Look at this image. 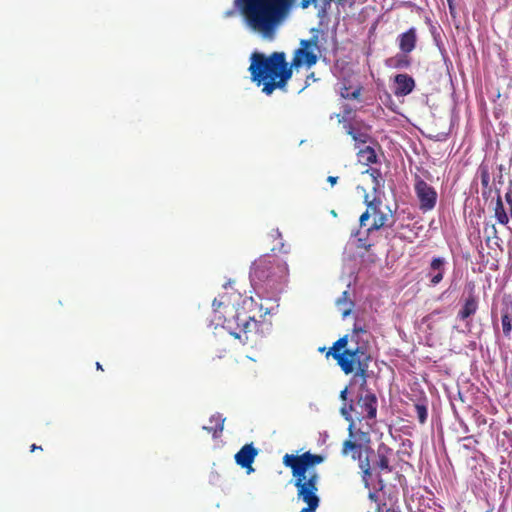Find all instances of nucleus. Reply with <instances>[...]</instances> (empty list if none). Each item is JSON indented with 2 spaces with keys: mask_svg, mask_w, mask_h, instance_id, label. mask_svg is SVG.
I'll return each mask as SVG.
<instances>
[{
  "mask_svg": "<svg viewBox=\"0 0 512 512\" xmlns=\"http://www.w3.org/2000/svg\"><path fill=\"white\" fill-rule=\"evenodd\" d=\"M312 44L316 45V40H302V47L296 50L291 65L286 62L283 52H273L269 56L254 52L249 66L252 81L258 86L263 85L262 91L266 95H271L276 88H284L292 76V67L316 64L317 55L308 50Z\"/></svg>",
  "mask_w": 512,
  "mask_h": 512,
  "instance_id": "nucleus-1",
  "label": "nucleus"
},
{
  "mask_svg": "<svg viewBox=\"0 0 512 512\" xmlns=\"http://www.w3.org/2000/svg\"><path fill=\"white\" fill-rule=\"evenodd\" d=\"M325 456L306 451L299 455L285 454L282 463L291 469L297 497L307 504L300 512H316L320 499L317 495L320 476L315 466L323 463Z\"/></svg>",
  "mask_w": 512,
  "mask_h": 512,
  "instance_id": "nucleus-2",
  "label": "nucleus"
},
{
  "mask_svg": "<svg viewBox=\"0 0 512 512\" xmlns=\"http://www.w3.org/2000/svg\"><path fill=\"white\" fill-rule=\"evenodd\" d=\"M257 303L252 297L242 299L238 307L230 305L226 301V296L215 298L212 307L214 311V321L217 325H222L230 335L239 339L242 343L248 341V333L257 327L256 309Z\"/></svg>",
  "mask_w": 512,
  "mask_h": 512,
  "instance_id": "nucleus-3",
  "label": "nucleus"
},
{
  "mask_svg": "<svg viewBox=\"0 0 512 512\" xmlns=\"http://www.w3.org/2000/svg\"><path fill=\"white\" fill-rule=\"evenodd\" d=\"M288 272V266L281 258L274 255H264L254 261L250 278L256 285L276 290L282 283L286 282Z\"/></svg>",
  "mask_w": 512,
  "mask_h": 512,
  "instance_id": "nucleus-4",
  "label": "nucleus"
},
{
  "mask_svg": "<svg viewBox=\"0 0 512 512\" xmlns=\"http://www.w3.org/2000/svg\"><path fill=\"white\" fill-rule=\"evenodd\" d=\"M335 360L345 374L348 375L355 371L354 377H360L361 386L366 385L371 360L366 347L357 345L355 348L345 349L344 354L335 355Z\"/></svg>",
  "mask_w": 512,
  "mask_h": 512,
  "instance_id": "nucleus-5",
  "label": "nucleus"
},
{
  "mask_svg": "<svg viewBox=\"0 0 512 512\" xmlns=\"http://www.w3.org/2000/svg\"><path fill=\"white\" fill-rule=\"evenodd\" d=\"M354 416L357 420L363 419H375L377 414V397L372 392H367L364 395H360L355 403L351 402L348 406L345 404L341 408L342 416L350 422L348 431L351 437H353L354 429Z\"/></svg>",
  "mask_w": 512,
  "mask_h": 512,
  "instance_id": "nucleus-6",
  "label": "nucleus"
},
{
  "mask_svg": "<svg viewBox=\"0 0 512 512\" xmlns=\"http://www.w3.org/2000/svg\"><path fill=\"white\" fill-rule=\"evenodd\" d=\"M365 203L367 204V209L359 218L360 226H367V221L370 217H373L372 224L367 228V232H371L374 230H379L386 226H392L393 224V215L391 210L388 207L383 209V204L380 199L374 198L371 201H368V196H365Z\"/></svg>",
  "mask_w": 512,
  "mask_h": 512,
  "instance_id": "nucleus-7",
  "label": "nucleus"
},
{
  "mask_svg": "<svg viewBox=\"0 0 512 512\" xmlns=\"http://www.w3.org/2000/svg\"><path fill=\"white\" fill-rule=\"evenodd\" d=\"M414 191L419 201V209L422 212L425 213L435 208L438 194L433 186L429 185L419 176H416Z\"/></svg>",
  "mask_w": 512,
  "mask_h": 512,
  "instance_id": "nucleus-8",
  "label": "nucleus"
},
{
  "mask_svg": "<svg viewBox=\"0 0 512 512\" xmlns=\"http://www.w3.org/2000/svg\"><path fill=\"white\" fill-rule=\"evenodd\" d=\"M447 260L441 256H434L425 270V276L430 286H437L444 279Z\"/></svg>",
  "mask_w": 512,
  "mask_h": 512,
  "instance_id": "nucleus-9",
  "label": "nucleus"
},
{
  "mask_svg": "<svg viewBox=\"0 0 512 512\" xmlns=\"http://www.w3.org/2000/svg\"><path fill=\"white\" fill-rule=\"evenodd\" d=\"M369 442V437L366 433L359 431L358 436L353 432V437L349 435V439L345 440L342 445L341 454L343 456L350 455L353 460L362 456L363 445L362 442Z\"/></svg>",
  "mask_w": 512,
  "mask_h": 512,
  "instance_id": "nucleus-10",
  "label": "nucleus"
},
{
  "mask_svg": "<svg viewBox=\"0 0 512 512\" xmlns=\"http://www.w3.org/2000/svg\"><path fill=\"white\" fill-rule=\"evenodd\" d=\"M257 454L258 450L254 447L253 443L245 444L235 454V461L240 467L247 469V472L251 473L254 471L252 468V463L254 462Z\"/></svg>",
  "mask_w": 512,
  "mask_h": 512,
  "instance_id": "nucleus-11",
  "label": "nucleus"
},
{
  "mask_svg": "<svg viewBox=\"0 0 512 512\" xmlns=\"http://www.w3.org/2000/svg\"><path fill=\"white\" fill-rule=\"evenodd\" d=\"M399 49L404 54L411 53L417 44V30L411 27L406 32L401 33L397 38Z\"/></svg>",
  "mask_w": 512,
  "mask_h": 512,
  "instance_id": "nucleus-12",
  "label": "nucleus"
},
{
  "mask_svg": "<svg viewBox=\"0 0 512 512\" xmlns=\"http://www.w3.org/2000/svg\"><path fill=\"white\" fill-rule=\"evenodd\" d=\"M377 461L375 468L380 471L392 472L393 468L390 466V456L393 454L392 448L385 443H380L377 447Z\"/></svg>",
  "mask_w": 512,
  "mask_h": 512,
  "instance_id": "nucleus-13",
  "label": "nucleus"
},
{
  "mask_svg": "<svg viewBox=\"0 0 512 512\" xmlns=\"http://www.w3.org/2000/svg\"><path fill=\"white\" fill-rule=\"evenodd\" d=\"M396 96H406L410 94L415 88L414 79L408 74H397L394 78Z\"/></svg>",
  "mask_w": 512,
  "mask_h": 512,
  "instance_id": "nucleus-14",
  "label": "nucleus"
},
{
  "mask_svg": "<svg viewBox=\"0 0 512 512\" xmlns=\"http://www.w3.org/2000/svg\"><path fill=\"white\" fill-rule=\"evenodd\" d=\"M478 309V301L476 296L471 293L466 299L465 302L458 312V318L460 320H465L470 316L474 315Z\"/></svg>",
  "mask_w": 512,
  "mask_h": 512,
  "instance_id": "nucleus-15",
  "label": "nucleus"
},
{
  "mask_svg": "<svg viewBox=\"0 0 512 512\" xmlns=\"http://www.w3.org/2000/svg\"><path fill=\"white\" fill-rule=\"evenodd\" d=\"M209 421L213 425L203 426V430L207 431L208 433H211L213 438L220 437L224 429L225 418H223L220 413H216L210 417Z\"/></svg>",
  "mask_w": 512,
  "mask_h": 512,
  "instance_id": "nucleus-16",
  "label": "nucleus"
},
{
  "mask_svg": "<svg viewBox=\"0 0 512 512\" xmlns=\"http://www.w3.org/2000/svg\"><path fill=\"white\" fill-rule=\"evenodd\" d=\"M501 325L504 337L510 339L512 333V315L509 307L501 311Z\"/></svg>",
  "mask_w": 512,
  "mask_h": 512,
  "instance_id": "nucleus-17",
  "label": "nucleus"
},
{
  "mask_svg": "<svg viewBox=\"0 0 512 512\" xmlns=\"http://www.w3.org/2000/svg\"><path fill=\"white\" fill-rule=\"evenodd\" d=\"M358 160L363 165H369L377 162V155L375 150L370 147L366 146L365 148H362L357 153Z\"/></svg>",
  "mask_w": 512,
  "mask_h": 512,
  "instance_id": "nucleus-18",
  "label": "nucleus"
},
{
  "mask_svg": "<svg viewBox=\"0 0 512 512\" xmlns=\"http://www.w3.org/2000/svg\"><path fill=\"white\" fill-rule=\"evenodd\" d=\"M336 305L339 308V310L342 312L343 317H346L350 314L353 302L349 299V293L348 291H344L336 301Z\"/></svg>",
  "mask_w": 512,
  "mask_h": 512,
  "instance_id": "nucleus-19",
  "label": "nucleus"
},
{
  "mask_svg": "<svg viewBox=\"0 0 512 512\" xmlns=\"http://www.w3.org/2000/svg\"><path fill=\"white\" fill-rule=\"evenodd\" d=\"M362 91L361 85H356L355 87L347 86L345 83H343V86L341 87L340 94L344 99L349 100H357L359 99Z\"/></svg>",
  "mask_w": 512,
  "mask_h": 512,
  "instance_id": "nucleus-20",
  "label": "nucleus"
},
{
  "mask_svg": "<svg viewBox=\"0 0 512 512\" xmlns=\"http://www.w3.org/2000/svg\"><path fill=\"white\" fill-rule=\"evenodd\" d=\"M348 341V335L339 338L336 342H334L333 346L330 348V351L327 353V356L332 354L333 358L335 359V355L344 354V350L349 348L347 347Z\"/></svg>",
  "mask_w": 512,
  "mask_h": 512,
  "instance_id": "nucleus-21",
  "label": "nucleus"
},
{
  "mask_svg": "<svg viewBox=\"0 0 512 512\" xmlns=\"http://www.w3.org/2000/svg\"><path fill=\"white\" fill-rule=\"evenodd\" d=\"M495 217H496L497 221L502 225H506L509 222V217L505 211V208H504V205H503V202H502V199H501V196L499 193L497 195V201H496V206H495Z\"/></svg>",
  "mask_w": 512,
  "mask_h": 512,
  "instance_id": "nucleus-22",
  "label": "nucleus"
},
{
  "mask_svg": "<svg viewBox=\"0 0 512 512\" xmlns=\"http://www.w3.org/2000/svg\"><path fill=\"white\" fill-rule=\"evenodd\" d=\"M414 409L420 424H425L428 417L427 400H421L414 404Z\"/></svg>",
  "mask_w": 512,
  "mask_h": 512,
  "instance_id": "nucleus-23",
  "label": "nucleus"
},
{
  "mask_svg": "<svg viewBox=\"0 0 512 512\" xmlns=\"http://www.w3.org/2000/svg\"><path fill=\"white\" fill-rule=\"evenodd\" d=\"M392 66L396 69H405L411 65V59L408 54H397L395 57L391 58Z\"/></svg>",
  "mask_w": 512,
  "mask_h": 512,
  "instance_id": "nucleus-24",
  "label": "nucleus"
},
{
  "mask_svg": "<svg viewBox=\"0 0 512 512\" xmlns=\"http://www.w3.org/2000/svg\"><path fill=\"white\" fill-rule=\"evenodd\" d=\"M348 134L352 137V139L359 144H366L370 140V136L366 132H362L359 129H356L352 126L349 127Z\"/></svg>",
  "mask_w": 512,
  "mask_h": 512,
  "instance_id": "nucleus-25",
  "label": "nucleus"
},
{
  "mask_svg": "<svg viewBox=\"0 0 512 512\" xmlns=\"http://www.w3.org/2000/svg\"><path fill=\"white\" fill-rule=\"evenodd\" d=\"M365 173L369 174L373 181V190H378L383 185L382 173L379 169L370 167Z\"/></svg>",
  "mask_w": 512,
  "mask_h": 512,
  "instance_id": "nucleus-26",
  "label": "nucleus"
},
{
  "mask_svg": "<svg viewBox=\"0 0 512 512\" xmlns=\"http://www.w3.org/2000/svg\"><path fill=\"white\" fill-rule=\"evenodd\" d=\"M480 179H481V185H482V195L483 197L486 196V190L491 191L490 187V174L489 171L486 168L481 169L480 171Z\"/></svg>",
  "mask_w": 512,
  "mask_h": 512,
  "instance_id": "nucleus-27",
  "label": "nucleus"
},
{
  "mask_svg": "<svg viewBox=\"0 0 512 512\" xmlns=\"http://www.w3.org/2000/svg\"><path fill=\"white\" fill-rule=\"evenodd\" d=\"M361 472V479H362V483L364 485L365 488H370V480H371V477H372V469H368L366 468V470H360Z\"/></svg>",
  "mask_w": 512,
  "mask_h": 512,
  "instance_id": "nucleus-28",
  "label": "nucleus"
},
{
  "mask_svg": "<svg viewBox=\"0 0 512 512\" xmlns=\"http://www.w3.org/2000/svg\"><path fill=\"white\" fill-rule=\"evenodd\" d=\"M356 460H358V466L360 470H366V468L371 469V464L368 457L362 458V456H360V458H356Z\"/></svg>",
  "mask_w": 512,
  "mask_h": 512,
  "instance_id": "nucleus-29",
  "label": "nucleus"
},
{
  "mask_svg": "<svg viewBox=\"0 0 512 512\" xmlns=\"http://www.w3.org/2000/svg\"><path fill=\"white\" fill-rule=\"evenodd\" d=\"M371 247V244H368L367 241L363 238L357 239V248H363L365 251H368Z\"/></svg>",
  "mask_w": 512,
  "mask_h": 512,
  "instance_id": "nucleus-30",
  "label": "nucleus"
},
{
  "mask_svg": "<svg viewBox=\"0 0 512 512\" xmlns=\"http://www.w3.org/2000/svg\"><path fill=\"white\" fill-rule=\"evenodd\" d=\"M366 330L362 327H358L357 325L354 326V329H353V334L351 335V340L353 341L355 336L358 335L359 333H365Z\"/></svg>",
  "mask_w": 512,
  "mask_h": 512,
  "instance_id": "nucleus-31",
  "label": "nucleus"
},
{
  "mask_svg": "<svg viewBox=\"0 0 512 512\" xmlns=\"http://www.w3.org/2000/svg\"><path fill=\"white\" fill-rule=\"evenodd\" d=\"M447 3L449 6V11H450L451 15L454 16V14H455L454 0H447Z\"/></svg>",
  "mask_w": 512,
  "mask_h": 512,
  "instance_id": "nucleus-32",
  "label": "nucleus"
},
{
  "mask_svg": "<svg viewBox=\"0 0 512 512\" xmlns=\"http://www.w3.org/2000/svg\"><path fill=\"white\" fill-rule=\"evenodd\" d=\"M327 181L333 186L337 183L338 177L337 176H328Z\"/></svg>",
  "mask_w": 512,
  "mask_h": 512,
  "instance_id": "nucleus-33",
  "label": "nucleus"
},
{
  "mask_svg": "<svg viewBox=\"0 0 512 512\" xmlns=\"http://www.w3.org/2000/svg\"><path fill=\"white\" fill-rule=\"evenodd\" d=\"M505 199H506L507 203H508L510 206H512V192H511V191H510V192H507V193L505 194Z\"/></svg>",
  "mask_w": 512,
  "mask_h": 512,
  "instance_id": "nucleus-34",
  "label": "nucleus"
},
{
  "mask_svg": "<svg viewBox=\"0 0 512 512\" xmlns=\"http://www.w3.org/2000/svg\"><path fill=\"white\" fill-rule=\"evenodd\" d=\"M369 499L372 500V501H377L378 499V496L375 492H369V495H368Z\"/></svg>",
  "mask_w": 512,
  "mask_h": 512,
  "instance_id": "nucleus-35",
  "label": "nucleus"
},
{
  "mask_svg": "<svg viewBox=\"0 0 512 512\" xmlns=\"http://www.w3.org/2000/svg\"><path fill=\"white\" fill-rule=\"evenodd\" d=\"M311 3H312L311 0H302L301 1V7L302 8H307Z\"/></svg>",
  "mask_w": 512,
  "mask_h": 512,
  "instance_id": "nucleus-36",
  "label": "nucleus"
},
{
  "mask_svg": "<svg viewBox=\"0 0 512 512\" xmlns=\"http://www.w3.org/2000/svg\"><path fill=\"white\" fill-rule=\"evenodd\" d=\"M36 450H42V447L41 446H37L36 444H32L30 446V452H34Z\"/></svg>",
  "mask_w": 512,
  "mask_h": 512,
  "instance_id": "nucleus-37",
  "label": "nucleus"
},
{
  "mask_svg": "<svg viewBox=\"0 0 512 512\" xmlns=\"http://www.w3.org/2000/svg\"><path fill=\"white\" fill-rule=\"evenodd\" d=\"M346 397H347V388H345L344 390H342V391H341V393H340V398H341L342 400H344V401H345V400H346Z\"/></svg>",
  "mask_w": 512,
  "mask_h": 512,
  "instance_id": "nucleus-38",
  "label": "nucleus"
},
{
  "mask_svg": "<svg viewBox=\"0 0 512 512\" xmlns=\"http://www.w3.org/2000/svg\"><path fill=\"white\" fill-rule=\"evenodd\" d=\"M376 512H381L380 511V507H378ZM382 512H399V511L396 510L395 508H388V509H386L385 511H382Z\"/></svg>",
  "mask_w": 512,
  "mask_h": 512,
  "instance_id": "nucleus-39",
  "label": "nucleus"
},
{
  "mask_svg": "<svg viewBox=\"0 0 512 512\" xmlns=\"http://www.w3.org/2000/svg\"><path fill=\"white\" fill-rule=\"evenodd\" d=\"M96 367L98 370H103L102 365L99 362L96 363Z\"/></svg>",
  "mask_w": 512,
  "mask_h": 512,
  "instance_id": "nucleus-40",
  "label": "nucleus"
},
{
  "mask_svg": "<svg viewBox=\"0 0 512 512\" xmlns=\"http://www.w3.org/2000/svg\"><path fill=\"white\" fill-rule=\"evenodd\" d=\"M274 233L276 236L281 237V233L278 230H275Z\"/></svg>",
  "mask_w": 512,
  "mask_h": 512,
  "instance_id": "nucleus-41",
  "label": "nucleus"
},
{
  "mask_svg": "<svg viewBox=\"0 0 512 512\" xmlns=\"http://www.w3.org/2000/svg\"><path fill=\"white\" fill-rule=\"evenodd\" d=\"M379 483H380V488H382V487H383V481H382V479H379Z\"/></svg>",
  "mask_w": 512,
  "mask_h": 512,
  "instance_id": "nucleus-42",
  "label": "nucleus"
},
{
  "mask_svg": "<svg viewBox=\"0 0 512 512\" xmlns=\"http://www.w3.org/2000/svg\"><path fill=\"white\" fill-rule=\"evenodd\" d=\"M510 216H511V219H512V206H510Z\"/></svg>",
  "mask_w": 512,
  "mask_h": 512,
  "instance_id": "nucleus-43",
  "label": "nucleus"
},
{
  "mask_svg": "<svg viewBox=\"0 0 512 512\" xmlns=\"http://www.w3.org/2000/svg\"><path fill=\"white\" fill-rule=\"evenodd\" d=\"M490 193H491V191L486 190V195H488V194H490ZM486 197H487V196H485V198H486Z\"/></svg>",
  "mask_w": 512,
  "mask_h": 512,
  "instance_id": "nucleus-44",
  "label": "nucleus"
},
{
  "mask_svg": "<svg viewBox=\"0 0 512 512\" xmlns=\"http://www.w3.org/2000/svg\"><path fill=\"white\" fill-rule=\"evenodd\" d=\"M312 2H314L315 0H311Z\"/></svg>",
  "mask_w": 512,
  "mask_h": 512,
  "instance_id": "nucleus-45",
  "label": "nucleus"
}]
</instances>
